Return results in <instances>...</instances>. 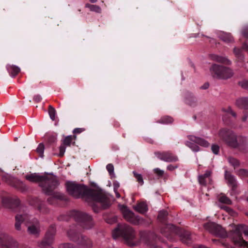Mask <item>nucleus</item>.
I'll return each instance as SVG.
<instances>
[{
	"mask_svg": "<svg viewBox=\"0 0 248 248\" xmlns=\"http://www.w3.org/2000/svg\"><path fill=\"white\" fill-rule=\"evenodd\" d=\"M66 187L68 193L75 198H81L88 202L99 203L104 209L110 205L109 196L102 190L92 189L74 182H66Z\"/></svg>",
	"mask_w": 248,
	"mask_h": 248,
	"instance_id": "f257e3e1",
	"label": "nucleus"
},
{
	"mask_svg": "<svg viewBox=\"0 0 248 248\" xmlns=\"http://www.w3.org/2000/svg\"><path fill=\"white\" fill-rule=\"evenodd\" d=\"M25 178L31 182L39 183L43 192L46 195H54L57 198H60L53 192L54 189L59 185L58 181L55 176L34 173L26 175Z\"/></svg>",
	"mask_w": 248,
	"mask_h": 248,
	"instance_id": "f03ea898",
	"label": "nucleus"
},
{
	"mask_svg": "<svg viewBox=\"0 0 248 248\" xmlns=\"http://www.w3.org/2000/svg\"><path fill=\"white\" fill-rule=\"evenodd\" d=\"M119 236H122L128 245L130 246L136 245V244L133 242L135 237V232L129 225L125 224L118 225V227L113 232V237L114 239H116Z\"/></svg>",
	"mask_w": 248,
	"mask_h": 248,
	"instance_id": "7ed1b4c3",
	"label": "nucleus"
},
{
	"mask_svg": "<svg viewBox=\"0 0 248 248\" xmlns=\"http://www.w3.org/2000/svg\"><path fill=\"white\" fill-rule=\"evenodd\" d=\"M219 137L228 146L232 148H237L239 146L238 141L241 139L245 140V138L242 136H237L232 130L221 129L218 133Z\"/></svg>",
	"mask_w": 248,
	"mask_h": 248,
	"instance_id": "20e7f679",
	"label": "nucleus"
},
{
	"mask_svg": "<svg viewBox=\"0 0 248 248\" xmlns=\"http://www.w3.org/2000/svg\"><path fill=\"white\" fill-rule=\"evenodd\" d=\"M209 70L212 76L218 79H227L232 78L234 74L230 68L217 64H212Z\"/></svg>",
	"mask_w": 248,
	"mask_h": 248,
	"instance_id": "39448f33",
	"label": "nucleus"
},
{
	"mask_svg": "<svg viewBox=\"0 0 248 248\" xmlns=\"http://www.w3.org/2000/svg\"><path fill=\"white\" fill-rule=\"evenodd\" d=\"M248 226L239 224L235 226L231 231L230 236L234 243L238 246L247 247L248 248V243L242 238V233L245 234V230H247Z\"/></svg>",
	"mask_w": 248,
	"mask_h": 248,
	"instance_id": "423d86ee",
	"label": "nucleus"
},
{
	"mask_svg": "<svg viewBox=\"0 0 248 248\" xmlns=\"http://www.w3.org/2000/svg\"><path fill=\"white\" fill-rule=\"evenodd\" d=\"M71 216L85 229H90L93 225L92 217L84 212L74 211Z\"/></svg>",
	"mask_w": 248,
	"mask_h": 248,
	"instance_id": "0eeeda50",
	"label": "nucleus"
},
{
	"mask_svg": "<svg viewBox=\"0 0 248 248\" xmlns=\"http://www.w3.org/2000/svg\"><path fill=\"white\" fill-rule=\"evenodd\" d=\"M140 239L145 244L154 248H161L156 246L154 242L160 241L163 242L160 237L156 236L154 232H140Z\"/></svg>",
	"mask_w": 248,
	"mask_h": 248,
	"instance_id": "6e6552de",
	"label": "nucleus"
},
{
	"mask_svg": "<svg viewBox=\"0 0 248 248\" xmlns=\"http://www.w3.org/2000/svg\"><path fill=\"white\" fill-rule=\"evenodd\" d=\"M56 229L51 226L46 232L44 239L37 242V246L40 248H53L51 246L53 243Z\"/></svg>",
	"mask_w": 248,
	"mask_h": 248,
	"instance_id": "1a4fd4ad",
	"label": "nucleus"
},
{
	"mask_svg": "<svg viewBox=\"0 0 248 248\" xmlns=\"http://www.w3.org/2000/svg\"><path fill=\"white\" fill-rule=\"evenodd\" d=\"M204 228L210 233L221 237L227 236L226 231L220 225L214 222H207L204 224Z\"/></svg>",
	"mask_w": 248,
	"mask_h": 248,
	"instance_id": "9d476101",
	"label": "nucleus"
},
{
	"mask_svg": "<svg viewBox=\"0 0 248 248\" xmlns=\"http://www.w3.org/2000/svg\"><path fill=\"white\" fill-rule=\"evenodd\" d=\"M19 247L17 241L6 233L0 232V248H15Z\"/></svg>",
	"mask_w": 248,
	"mask_h": 248,
	"instance_id": "9b49d317",
	"label": "nucleus"
},
{
	"mask_svg": "<svg viewBox=\"0 0 248 248\" xmlns=\"http://www.w3.org/2000/svg\"><path fill=\"white\" fill-rule=\"evenodd\" d=\"M188 138L190 141H186V145L190 148L194 152H197L199 150V147L194 144V143L203 147H208L209 145V143L207 141L201 138L190 135L188 136Z\"/></svg>",
	"mask_w": 248,
	"mask_h": 248,
	"instance_id": "f8f14e48",
	"label": "nucleus"
},
{
	"mask_svg": "<svg viewBox=\"0 0 248 248\" xmlns=\"http://www.w3.org/2000/svg\"><path fill=\"white\" fill-rule=\"evenodd\" d=\"M68 238L70 240L77 243L78 245L82 247L86 248H90L92 247L93 244L91 240L83 235H80V237H78V239L77 235L73 236L71 234V232H68Z\"/></svg>",
	"mask_w": 248,
	"mask_h": 248,
	"instance_id": "ddd939ff",
	"label": "nucleus"
},
{
	"mask_svg": "<svg viewBox=\"0 0 248 248\" xmlns=\"http://www.w3.org/2000/svg\"><path fill=\"white\" fill-rule=\"evenodd\" d=\"M155 155L158 159L165 162H171L178 160V157L170 151L156 152L155 153Z\"/></svg>",
	"mask_w": 248,
	"mask_h": 248,
	"instance_id": "4468645a",
	"label": "nucleus"
},
{
	"mask_svg": "<svg viewBox=\"0 0 248 248\" xmlns=\"http://www.w3.org/2000/svg\"><path fill=\"white\" fill-rule=\"evenodd\" d=\"M125 219L133 224H137L140 221L138 216H136L133 212L129 210L126 206H122L121 208Z\"/></svg>",
	"mask_w": 248,
	"mask_h": 248,
	"instance_id": "2eb2a0df",
	"label": "nucleus"
},
{
	"mask_svg": "<svg viewBox=\"0 0 248 248\" xmlns=\"http://www.w3.org/2000/svg\"><path fill=\"white\" fill-rule=\"evenodd\" d=\"M179 228L175 227L172 224L165 225L161 230V232L168 239H171L174 234H178Z\"/></svg>",
	"mask_w": 248,
	"mask_h": 248,
	"instance_id": "dca6fc26",
	"label": "nucleus"
},
{
	"mask_svg": "<svg viewBox=\"0 0 248 248\" xmlns=\"http://www.w3.org/2000/svg\"><path fill=\"white\" fill-rule=\"evenodd\" d=\"M29 217L26 213L18 214L15 217V229L20 232H22L24 229L22 227L21 224L24 222H28Z\"/></svg>",
	"mask_w": 248,
	"mask_h": 248,
	"instance_id": "f3484780",
	"label": "nucleus"
},
{
	"mask_svg": "<svg viewBox=\"0 0 248 248\" xmlns=\"http://www.w3.org/2000/svg\"><path fill=\"white\" fill-rule=\"evenodd\" d=\"M27 232L30 234L38 236L40 232L39 222L36 220L33 223L28 225Z\"/></svg>",
	"mask_w": 248,
	"mask_h": 248,
	"instance_id": "a211bd4d",
	"label": "nucleus"
},
{
	"mask_svg": "<svg viewBox=\"0 0 248 248\" xmlns=\"http://www.w3.org/2000/svg\"><path fill=\"white\" fill-rule=\"evenodd\" d=\"M225 179L228 185L232 187V190H235L237 186V183L234 176L231 172L226 170L225 172Z\"/></svg>",
	"mask_w": 248,
	"mask_h": 248,
	"instance_id": "6ab92c4d",
	"label": "nucleus"
},
{
	"mask_svg": "<svg viewBox=\"0 0 248 248\" xmlns=\"http://www.w3.org/2000/svg\"><path fill=\"white\" fill-rule=\"evenodd\" d=\"M211 173L212 171L208 170L205 171L203 175H200L198 178L200 184L202 186H206L211 184L212 181L211 178Z\"/></svg>",
	"mask_w": 248,
	"mask_h": 248,
	"instance_id": "aec40b11",
	"label": "nucleus"
},
{
	"mask_svg": "<svg viewBox=\"0 0 248 248\" xmlns=\"http://www.w3.org/2000/svg\"><path fill=\"white\" fill-rule=\"evenodd\" d=\"M177 234L180 236L181 240L183 243L186 244H189L191 242L190 234L188 232L183 231L181 232L179 230L178 234Z\"/></svg>",
	"mask_w": 248,
	"mask_h": 248,
	"instance_id": "412c9836",
	"label": "nucleus"
},
{
	"mask_svg": "<svg viewBox=\"0 0 248 248\" xmlns=\"http://www.w3.org/2000/svg\"><path fill=\"white\" fill-rule=\"evenodd\" d=\"M211 57L212 60L227 65H230L232 63L231 61L225 57L220 56L217 55H212Z\"/></svg>",
	"mask_w": 248,
	"mask_h": 248,
	"instance_id": "4be33fe9",
	"label": "nucleus"
},
{
	"mask_svg": "<svg viewBox=\"0 0 248 248\" xmlns=\"http://www.w3.org/2000/svg\"><path fill=\"white\" fill-rule=\"evenodd\" d=\"M236 105L240 108L248 109V97H242L237 99Z\"/></svg>",
	"mask_w": 248,
	"mask_h": 248,
	"instance_id": "5701e85b",
	"label": "nucleus"
},
{
	"mask_svg": "<svg viewBox=\"0 0 248 248\" xmlns=\"http://www.w3.org/2000/svg\"><path fill=\"white\" fill-rule=\"evenodd\" d=\"M7 69L12 77H15L20 71V68L14 65L8 64Z\"/></svg>",
	"mask_w": 248,
	"mask_h": 248,
	"instance_id": "b1692460",
	"label": "nucleus"
},
{
	"mask_svg": "<svg viewBox=\"0 0 248 248\" xmlns=\"http://www.w3.org/2000/svg\"><path fill=\"white\" fill-rule=\"evenodd\" d=\"M134 209L136 211L141 214H144L148 210L147 205L144 202L139 203L134 207Z\"/></svg>",
	"mask_w": 248,
	"mask_h": 248,
	"instance_id": "393cba45",
	"label": "nucleus"
},
{
	"mask_svg": "<svg viewBox=\"0 0 248 248\" xmlns=\"http://www.w3.org/2000/svg\"><path fill=\"white\" fill-rule=\"evenodd\" d=\"M219 38L226 43H231L233 41V38L229 33L222 32L219 35Z\"/></svg>",
	"mask_w": 248,
	"mask_h": 248,
	"instance_id": "a878e982",
	"label": "nucleus"
},
{
	"mask_svg": "<svg viewBox=\"0 0 248 248\" xmlns=\"http://www.w3.org/2000/svg\"><path fill=\"white\" fill-rule=\"evenodd\" d=\"M186 103L190 106L194 105L197 101L196 97L191 93H188L186 99Z\"/></svg>",
	"mask_w": 248,
	"mask_h": 248,
	"instance_id": "bb28decb",
	"label": "nucleus"
},
{
	"mask_svg": "<svg viewBox=\"0 0 248 248\" xmlns=\"http://www.w3.org/2000/svg\"><path fill=\"white\" fill-rule=\"evenodd\" d=\"M218 201L221 203L231 205L232 204V202L231 200L228 197L223 194H221L218 196Z\"/></svg>",
	"mask_w": 248,
	"mask_h": 248,
	"instance_id": "cd10ccee",
	"label": "nucleus"
},
{
	"mask_svg": "<svg viewBox=\"0 0 248 248\" xmlns=\"http://www.w3.org/2000/svg\"><path fill=\"white\" fill-rule=\"evenodd\" d=\"M85 6L86 8H89L91 11L97 13H100L101 12V9L98 5L86 3Z\"/></svg>",
	"mask_w": 248,
	"mask_h": 248,
	"instance_id": "c85d7f7f",
	"label": "nucleus"
},
{
	"mask_svg": "<svg viewBox=\"0 0 248 248\" xmlns=\"http://www.w3.org/2000/svg\"><path fill=\"white\" fill-rule=\"evenodd\" d=\"M229 163L234 169L238 167L240 165L239 161L236 158L232 157H229L228 158Z\"/></svg>",
	"mask_w": 248,
	"mask_h": 248,
	"instance_id": "c756f323",
	"label": "nucleus"
},
{
	"mask_svg": "<svg viewBox=\"0 0 248 248\" xmlns=\"http://www.w3.org/2000/svg\"><path fill=\"white\" fill-rule=\"evenodd\" d=\"M2 202L4 204H6L7 202H10L15 204V206H17L19 204V201L18 199H10V198H2Z\"/></svg>",
	"mask_w": 248,
	"mask_h": 248,
	"instance_id": "7c9ffc66",
	"label": "nucleus"
},
{
	"mask_svg": "<svg viewBox=\"0 0 248 248\" xmlns=\"http://www.w3.org/2000/svg\"><path fill=\"white\" fill-rule=\"evenodd\" d=\"M173 122L172 118L169 116H164L162 117L160 120L157 121V123L162 124H168L171 123Z\"/></svg>",
	"mask_w": 248,
	"mask_h": 248,
	"instance_id": "2f4dec72",
	"label": "nucleus"
},
{
	"mask_svg": "<svg viewBox=\"0 0 248 248\" xmlns=\"http://www.w3.org/2000/svg\"><path fill=\"white\" fill-rule=\"evenodd\" d=\"M48 113L50 119L53 121L55 120L56 111L55 108L51 106H49Z\"/></svg>",
	"mask_w": 248,
	"mask_h": 248,
	"instance_id": "473e14b6",
	"label": "nucleus"
},
{
	"mask_svg": "<svg viewBox=\"0 0 248 248\" xmlns=\"http://www.w3.org/2000/svg\"><path fill=\"white\" fill-rule=\"evenodd\" d=\"M168 212L165 210H162L160 211L159 212L158 215V219L160 221H163V220H165L166 218L168 216Z\"/></svg>",
	"mask_w": 248,
	"mask_h": 248,
	"instance_id": "72a5a7b5",
	"label": "nucleus"
},
{
	"mask_svg": "<svg viewBox=\"0 0 248 248\" xmlns=\"http://www.w3.org/2000/svg\"><path fill=\"white\" fill-rule=\"evenodd\" d=\"M218 206L222 209L224 210L227 212H228L229 214H230L232 216H234L235 214V212L231 208L224 206V205H218Z\"/></svg>",
	"mask_w": 248,
	"mask_h": 248,
	"instance_id": "f704fd0d",
	"label": "nucleus"
},
{
	"mask_svg": "<svg viewBox=\"0 0 248 248\" xmlns=\"http://www.w3.org/2000/svg\"><path fill=\"white\" fill-rule=\"evenodd\" d=\"M71 232V234L73 236H76L77 235L78 236V237H80V235H82V234H80L78 232L77 230L74 228H71L69 229V230L67 231V235L68 237V232Z\"/></svg>",
	"mask_w": 248,
	"mask_h": 248,
	"instance_id": "c9c22d12",
	"label": "nucleus"
},
{
	"mask_svg": "<svg viewBox=\"0 0 248 248\" xmlns=\"http://www.w3.org/2000/svg\"><path fill=\"white\" fill-rule=\"evenodd\" d=\"M44 149V145L42 143L39 144L38 147L36 149V152L39 154V156L41 157H43Z\"/></svg>",
	"mask_w": 248,
	"mask_h": 248,
	"instance_id": "e433bc0d",
	"label": "nucleus"
},
{
	"mask_svg": "<svg viewBox=\"0 0 248 248\" xmlns=\"http://www.w3.org/2000/svg\"><path fill=\"white\" fill-rule=\"evenodd\" d=\"M133 173L135 176V177L137 179V181L141 185H142L144 183L143 180L142 178V176L140 174H139L137 173L136 171H134Z\"/></svg>",
	"mask_w": 248,
	"mask_h": 248,
	"instance_id": "4c0bfd02",
	"label": "nucleus"
},
{
	"mask_svg": "<svg viewBox=\"0 0 248 248\" xmlns=\"http://www.w3.org/2000/svg\"><path fill=\"white\" fill-rule=\"evenodd\" d=\"M237 174L242 177H248V170L241 169L237 171Z\"/></svg>",
	"mask_w": 248,
	"mask_h": 248,
	"instance_id": "58836bf2",
	"label": "nucleus"
},
{
	"mask_svg": "<svg viewBox=\"0 0 248 248\" xmlns=\"http://www.w3.org/2000/svg\"><path fill=\"white\" fill-rule=\"evenodd\" d=\"M59 248H78L77 247L75 246L73 244L69 243H62L61 244Z\"/></svg>",
	"mask_w": 248,
	"mask_h": 248,
	"instance_id": "ea45409f",
	"label": "nucleus"
},
{
	"mask_svg": "<svg viewBox=\"0 0 248 248\" xmlns=\"http://www.w3.org/2000/svg\"><path fill=\"white\" fill-rule=\"evenodd\" d=\"M222 110L224 112H227L228 113H229L231 114L233 117L236 118L237 116L236 113L233 111V110L232 109V108L230 107H228L226 108H223Z\"/></svg>",
	"mask_w": 248,
	"mask_h": 248,
	"instance_id": "a19ab883",
	"label": "nucleus"
},
{
	"mask_svg": "<svg viewBox=\"0 0 248 248\" xmlns=\"http://www.w3.org/2000/svg\"><path fill=\"white\" fill-rule=\"evenodd\" d=\"M72 137L71 136L66 137L63 140V145L65 146H69L72 142Z\"/></svg>",
	"mask_w": 248,
	"mask_h": 248,
	"instance_id": "79ce46f5",
	"label": "nucleus"
},
{
	"mask_svg": "<svg viewBox=\"0 0 248 248\" xmlns=\"http://www.w3.org/2000/svg\"><path fill=\"white\" fill-rule=\"evenodd\" d=\"M110 175H114V166L112 164H108L106 167Z\"/></svg>",
	"mask_w": 248,
	"mask_h": 248,
	"instance_id": "37998d69",
	"label": "nucleus"
},
{
	"mask_svg": "<svg viewBox=\"0 0 248 248\" xmlns=\"http://www.w3.org/2000/svg\"><path fill=\"white\" fill-rule=\"evenodd\" d=\"M154 171L155 173L159 177H162L164 173V171L159 168H155L154 169Z\"/></svg>",
	"mask_w": 248,
	"mask_h": 248,
	"instance_id": "c03bdc74",
	"label": "nucleus"
},
{
	"mask_svg": "<svg viewBox=\"0 0 248 248\" xmlns=\"http://www.w3.org/2000/svg\"><path fill=\"white\" fill-rule=\"evenodd\" d=\"M211 150L214 154L217 155L219 152V147L217 145L213 144L211 147Z\"/></svg>",
	"mask_w": 248,
	"mask_h": 248,
	"instance_id": "a18cd8bd",
	"label": "nucleus"
},
{
	"mask_svg": "<svg viewBox=\"0 0 248 248\" xmlns=\"http://www.w3.org/2000/svg\"><path fill=\"white\" fill-rule=\"evenodd\" d=\"M239 85L243 88L248 90V81L243 80L239 83Z\"/></svg>",
	"mask_w": 248,
	"mask_h": 248,
	"instance_id": "49530a36",
	"label": "nucleus"
},
{
	"mask_svg": "<svg viewBox=\"0 0 248 248\" xmlns=\"http://www.w3.org/2000/svg\"><path fill=\"white\" fill-rule=\"evenodd\" d=\"M65 145H62L60 146V147H59V150H60V153H59V156H62L64 154V152L65 151Z\"/></svg>",
	"mask_w": 248,
	"mask_h": 248,
	"instance_id": "de8ad7c7",
	"label": "nucleus"
},
{
	"mask_svg": "<svg viewBox=\"0 0 248 248\" xmlns=\"http://www.w3.org/2000/svg\"><path fill=\"white\" fill-rule=\"evenodd\" d=\"M233 53L236 57H239L241 55V50L239 48L234 47L233 48Z\"/></svg>",
	"mask_w": 248,
	"mask_h": 248,
	"instance_id": "09e8293b",
	"label": "nucleus"
},
{
	"mask_svg": "<svg viewBox=\"0 0 248 248\" xmlns=\"http://www.w3.org/2000/svg\"><path fill=\"white\" fill-rule=\"evenodd\" d=\"M114 191L118 190V188L120 186V184L119 182L117 181H114L113 183Z\"/></svg>",
	"mask_w": 248,
	"mask_h": 248,
	"instance_id": "8fccbe9b",
	"label": "nucleus"
},
{
	"mask_svg": "<svg viewBox=\"0 0 248 248\" xmlns=\"http://www.w3.org/2000/svg\"><path fill=\"white\" fill-rule=\"evenodd\" d=\"M242 121L243 122H247L248 121V113H245L242 117Z\"/></svg>",
	"mask_w": 248,
	"mask_h": 248,
	"instance_id": "3c124183",
	"label": "nucleus"
},
{
	"mask_svg": "<svg viewBox=\"0 0 248 248\" xmlns=\"http://www.w3.org/2000/svg\"><path fill=\"white\" fill-rule=\"evenodd\" d=\"M178 168V166H173L172 165H169L167 166V170L170 171H172L175 169Z\"/></svg>",
	"mask_w": 248,
	"mask_h": 248,
	"instance_id": "603ef678",
	"label": "nucleus"
},
{
	"mask_svg": "<svg viewBox=\"0 0 248 248\" xmlns=\"http://www.w3.org/2000/svg\"><path fill=\"white\" fill-rule=\"evenodd\" d=\"M84 130L83 128H77L74 129V133H80Z\"/></svg>",
	"mask_w": 248,
	"mask_h": 248,
	"instance_id": "864d4df0",
	"label": "nucleus"
},
{
	"mask_svg": "<svg viewBox=\"0 0 248 248\" xmlns=\"http://www.w3.org/2000/svg\"><path fill=\"white\" fill-rule=\"evenodd\" d=\"M41 97L40 95H36L33 97V100L37 102H39L41 100Z\"/></svg>",
	"mask_w": 248,
	"mask_h": 248,
	"instance_id": "5fc2aeb1",
	"label": "nucleus"
},
{
	"mask_svg": "<svg viewBox=\"0 0 248 248\" xmlns=\"http://www.w3.org/2000/svg\"><path fill=\"white\" fill-rule=\"evenodd\" d=\"M192 248H208L203 245H196L194 246Z\"/></svg>",
	"mask_w": 248,
	"mask_h": 248,
	"instance_id": "6e6d98bb",
	"label": "nucleus"
},
{
	"mask_svg": "<svg viewBox=\"0 0 248 248\" xmlns=\"http://www.w3.org/2000/svg\"><path fill=\"white\" fill-rule=\"evenodd\" d=\"M209 84L208 83H206L205 84H204L202 86L201 88L202 89H206L207 88H208L209 87Z\"/></svg>",
	"mask_w": 248,
	"mask_h": 248,
	"instance_id": "4d7b16f0",
	"label": "nucleus"
},
{
	"mask_svg": "<svg viewBox=\"0 0 248 248\" xmlns=\"http://www.w3.org/2000/svg\"><path fill=\"white\" fill-rule=\"evenodd\" d=\"M115 193L116 196L117 198H120V194L118 192V190L114 191Z\"/></svg>",
	"mask_w": 248,
	"mask_h": 248,
	"instance_id": "13d9d810",
	"label": "nucleus"
},
{
	"mask_svg": "<svg viewBox=\"0 0 248 248\" xmlns=\"http://www.w3.org/2000/svg\"><path fill=\"white\" fill-rule=\"evenodd\" d=\"M56 140V137L55 136H53L52 138V139H49V141H51V142H54Z\"/></svg>",
	"mask_w": 248,
	"mask_h": 248,
	"instance_id": "bf43d9fd",
	"label": "nucleus"
},
{
	"mask_svg": "<svg viewBox=\"0 0 248 248\" xmlns=\"http://www.w3.org/2000/svg\"><path fill=\"white\" fill-rule=\"evenodd\" d=\"M247 230H245V234L246 235L248 236V227H247Z\"/></svg>",
	"mask_w": 248,
	"mask_h": 248,
	"instance_id": "052dcab7",
	"label": "nucleus"
},
{
	"mask_svg": "<svg viewBox=\"0 0 248 248\" xmlns=\"http://www.w3.org/2000/svg\"><path fill=\"white\" fill-rule=\"evenodd\" d=\"M63 217L62 216L60 217H59V219L60 220H65L64 218H63Z\"/></svg>",
	"mask_w": 248,
	"mask_h": 248,
	"instance_id": "680f3d73",
	"label": "nucleus"
},
{
	"mask_svg": "<svg viewBox=\"0 0 248 248\" xmlns=\"http://www.w3.org/2000/svg\"><path fill=\"white\" fill-rule=\"evenodd\" d=\"M90 1L92 3H95L97 1V0H90Z\"/></svg>",
	"mask_w": 248,
	"mask_h": 248,
	"instance_id": "e2e57ef3",
	"label": "nucleus"
},
{
	"mask_svg": "<svg viewBox=\"0 0 248 248\" xmlns=\"http://www.w3.org/2000/svg\"><path fill=\"white\" fill-rule=\"evenodd\" d=\"M245 48L247 49V50H248V46H245Z\"/></svg>",
	"mask_w": 248,
	"mask_h": 248,
	"instance_id": "0e129e2a",
	"label": "nucleus"
},
{
	"mask_svg": "<svg viewBox=\"0 0 248 248\" xmlns=\"http://www.w3.org/2000/svg\"><path fill=\"white\" fill-rule=\"evenodd\" d=\"M247 201L248 202V197L247 198Z\"/></svg>",
	"mask_w": 248,
	"mask_h": 248,
	"instance_id": "69168bd1",
	"label": "nucleus"
},
{
	"mask_svg": "<svg viewBox=\"0 0 248 248\" xmlns=\"http://www.w3.org/2000/svg\"><path fill=\"white\" fill-rule=\"evenodd\" d=\"M246 215L248 216V214H247Z\"/></svg>",
	"mask_w": 248,
	"mask_h": 248,
	"instance_id": "338daca9",
	"label": "nucleus"
}]
</instances>
